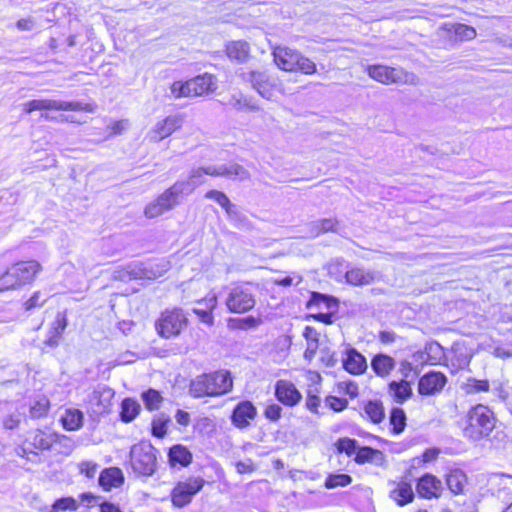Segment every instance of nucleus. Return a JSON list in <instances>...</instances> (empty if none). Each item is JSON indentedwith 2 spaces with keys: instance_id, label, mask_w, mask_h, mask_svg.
I'll return each instance as SVG.
<instances>
[{
  "instance_id": "obj_1",
  "label": "nucleus",
  "mask_w": 512,
  "mask_h": 512,
  "mask_svg": "<svg viewBox=\"0 0 512 512\" xmlns=\"http://www.w3.org/2000/svg\"><path fill=\"white\" fill-rule=\"evenodd\" d=\"M232 386L233 382L230 373L220 371L197 376L190 383L189 393L195 398L218 396L229 392Z\"/></svg>"
},
{
  "instance_id": "obj_2",
  "label": "nucleus",
  "mask_w": 512,
  "mask_h": 512,
  "mask_svg": "<svg viewBox=\"0 0 512 512\" xmlns=\"http://www.w3.org/2000/svg\"><path fill=\"white\" fill-rule=\"evenodd\" d=\"M41 270L42 266L36 260L14 263L0 276V292L32 283Z\"/></svg>"
},
{
  "instance_id": "obj_3",
  "label": "nucleus",
  "mask_w": 512,
  "mask_h": 512,
  "mask_svg": "<svg viewBox=\"0 0 512 512\" xmlns=\"http://www.w3.org/2000/svg\"><path fill=\"white\" fill-rule=\"evenodd\" d=\"M273 60L276 66L287 72H301L312 75L316 72V64L298 50L287 46H274L272 48Z\"/></svg>"
},
{
  "instance_id": "obj_4",
  "label": "nucleus",
  "mask_w": 512,
  "mask_h": 512,
  "mask_svg": "<svg viewBox=\"0 0 512 512\" xmlns=\"http://www.w3.org/2000/svg\"><path fill=\"white\" fill-rule=\"evenodd\" d=\"M495 427V417L489 407L478 404L467 414V424L463 429L464 436L470 440H481L492 432Z\"/></svg>"
},
{
  "instance_id": "obj_5",
  "label": "nucleus",
  "mask_w": 512,
  "mask_h": 512,
  "mask_svg": "<svg viewBox=\"0 0 512 512\" xmlns=\"http://www.w3.org/2000/svg\"><path fill=\"white\" fill-rule=\"evenodd\" d=\"M217 79L214 75L204 73L187 81H175L170 87L171 95L176 98L198 97L215 91Z\"/></svg>"
},
{
  "instance_id": "obj_6",
  "label": "nucleus",
  "mask_w": 512,
  "mask_h": 512,
  "mask_svg": "<svg viewBox=\"0 0 512 512\" xmlns=\"http://www.w3.org/2000/svg\"><path fill=\"white\" fill-rule=\"evenodd\" d=\"M366 71L370 78L385 85H416L419 82L418 77L413 72H408L401 67H390L380 64L368 65Z\"/></svg>"
},
{
  "instance_id": "obj_7",
  "label": "nucleus",
  "mask_w": 512,
  "mask_h": 512,
  "mask_svg": "<svg viewBox=\"0 0 512 512\" xmlns=\"http://www.w3.org/2000/svg\"><path fill=\"white\" fill-rule=\"evenodd\" d=\"M130 460L134 472L150 476L155 472L157 465L156 450L149 443H138L131 449Z\"/></svg>"
},
{
  "instance_id": "obj_8",
  "label": "nucleus",
  "mask_w": 512,
  "mask_h": 512,
  "mask_svg": "<svg viewBox=\"0 0 512 512\" xmlns=\"http://www.w3.org/2000/svg\"><path fill=\"white\" fill-rule=\"evenodd\" d=\"M183 186V184H173L171 187L166 189L154 201L150 202L145 207V216L150 219L156 218L165 212L172 210L179 203V198L184 196L182 194ZM186 190H189V188L186 187Z\"/></svg>"
},
{
  "instance_id": "obj_9",
  "label": "nucleus",
  "mask_w": 512,
  "mask_h": 512,
  "mask_svg": "<svg viewBox=\"0 0 512 512\" xmlns=\"http://www.w3.org/2000/svg\"><path fill=\"white\" fill-rule=\"evenodd\" d=\"M187 324L188 319L183 310L173 308L161 313L155 327L161 337L168 339L178 336Z\"/></svg>"
},
{
  "instance_id": "obj_10",
  "label": "nucleus",
  "mask_w": 512,
  "mask_h": 512,
  "mask_svg": "<svg viewBox=\"0 0 512 512\" xmlns=\"http://www.w3.org/2000/svg\"><path fill=\"white\" fill-rule=\"evenodd\" d=\"M25 113H32L37 110H56V111H86L94 112L93 104H83L76 101H61L55 99H34L23 104Z\"/></svg>"
},
{
  "instance_id": "obj_11",
  "label": "nucleus",
  "mask_w": 512,
  "mask_h": 512,
  "mask_svg": "<svg viewBox=\"0 0 512 512\" xmlns=\"http://www.w3.org/2000/svg\"><path fill=\"white\" fill-rule=\"evenodd\" d=\"M247 80L251 83L253 89L267 100H274L277 93H283V84L275 76L265 72L251 71Z\"/></svg>"
},
{
  "instance_id": "obj_12",
  "label": "nucleus",
  "mask_w": 512,
  "mask_h": 512,
  "mask_svg": "<svg viewBox=\"0 0 512 512\" xmlns=\"http://www.w3.org/2000/svg\"><path fill=\"white\" fill-rule=\"evenodd\" d=\"M225 304L231 313H245L254 308L256 304L255 295L249 287L238 285L231 288Z\"/></svg>"
},
{
  "instance_id": "obj_13",
  "label": "nucleus",
  "mask_w": 512,
  "mask_h": 512,
  "mask_svg": "<svg viewBox=\"0 0 512 512\" xmlns=\"http://www.w3.org/2000/svg\"><path fill=\"white\" fill-rule=\"evenodd\" d=\"M204 484L205 480L201 477H190L185 481L178 482L171 492L173 505L178 508L188 505Z\"/></svg>"
},
{
  "instance_id": "obj_14",
  "label": "nucleus",
  "mask_w": 512,
  "mask_h": 512,
  "mask_svg": "<svg viewBox=\"0 0 512 512\" xmlns=\"http://www.w3.org/2000/svg\"><path fill=\"white\" fill-rule=\"evenodd\" d=\"M183 119L178 115L168 116L158 121L147 133V139L150 142H160L169 137L173 132L180 129Z\"/></svg>"
},
{
  "instance_id": "obj_15",
  "label": "nucleus",
  "mask_w": 512,
  "mask_h": 512,
  "mask_svg": "<svg viewBox=\"0 0 512 512\" xmlns=\"http://www.w3.org/2000/svg\"><path fill=\"white\" fill-rule=\"evenodd\" d=\"M206 175L224 176L238 180H246L249 178L248 171L241 165L236 163L210 165L203 168Z\"/></svg>"
},
{
  "instance_id": "obj_16",
  "label": "nucleus",
  "mask_w": 512,
  "mask_h": 512,
  "mask_svg": "<svg viewBox=\"0 0 512 512\" xmlns=\"http://www.w3.org/2000/svg\"><path fill=\"white\" fill-rule=\"evenodd\" d=\"M447 383L441 372H428L419 379L418 392L421 395H433L440 392Z\"/></svg>"
},
{
  "instance_id": "obj_17",
  "label": "nucleus",
  "mask_w": 512,
  "mask_h": 512,
  "mask_svg": "<svg viewBox=\"0 0 512 512\" xmlns=\"http://www.w3.org/2000/svg\"><path fill=\"white\" fill-rule=\"evenodd\" d=\"M277 399L286 406L298 404L302 398L295 385L287 380H279L275 386Z\"/></svg>"
},
{
  "instance_id": "obj_18",
  "label": "nucleus",
  "mask_w": 512,
  "mask_h": 512,
  "mask_svg": "<svg viewBox=\"0 0 512 512\" xmlns=\"http://www.w3.org/2000/svg\"><path fill=\"white\" fill-rule=\"evenodd\" d=\"M218 303L217 296L214 293L208 294L204 299L197 301V306L193 312L198 316L201 322L211 326L214 323L213 310Z\"/></svg>"
},
{
  "instance_id": "obj_19",
  "label": "nucleus",
  "mask_w": 512,
  "mask_h": 512,
  "mask_svg": "<svg viewBox=\"0 0 512 512\" xmlns=\"http://www.w3.org/2000/svg\"><path fill=\"white\" fill-rule=\"evenodd\" d=\"M57 441L55 433L36 429L31 431L25 441V444L37 450H48Z\"/></svg>"
},
{
  "instance_id": "obj_20",
  "label": "nucleus",
  "mask_w": 512,
  "mask_h": 512,
  "mask_svg": "<svg viewBox=\"0 0 512 512\" xmlns=\"http://www.w3.org/2000/svg\"><path fill=\"white\" fill-rule=\"evenodd\" d=\"M256 416V408L250 401L240 402L232 414V423L238 428H245Z\"/></svg>"
},
{
  "instance_id": "obj_21",
  "label": "nucleus",
  "mask_w": 512,
  "mask_h": 512,
  "mask_svg": "<svg viewBox=\"0 0 512 512\" xmlns=\"http://www.w3.org/2000/svg\"><path fill=\"white\" fill-rule=\"evenodd\" d=\"M442 489V484L439 479L431 474H426L421 477L417 484L418 494L427 499L438 497Z\"/></svg>"
},
{
  "instance_id": "obj_22",
  "label": "nucleus",
  "mask_w": 512,
  "mask_h": 512,
  "mask_svg": "<svg viewBox=\"0 0 512 512\" xmlns=\"http://www.w3.org/2000/svg\"><path fill=\"white\" fill-rule=\"evenodd\" d=\"M205 198L217 202L226 212L230 220H240L241 213L238 211L236 205L231 203L227 195L218 190H210L205 194Z\"/></svg>"
},
{
  "instance_id": "obj_23",
  "label": "nucleus",
  "mask_w": 512,
  "mask_h": 512,
  "mask_svg": "<svg viewBox=\"0 0 512 512\" xmlns=\"http://www.w3.org/2000/svg\"><path fill=\"white\" fill-rule=\"evenodd\" d=\"M354 460L358 464L371 463L376 466H384L386 457L380 450L370 447H359Z\"/></svg>"
},
{
  "instance_id": "obj_24",
  "label": "nucleus",
  "mask_w": 512,
  "mask_h": 512,
  "mask_svg": "<svg viewBox=\"0 0 512 512\" xmlns=\"http://www.w3.org/2000/svg\"><path fill=\"white\" fill-rule=\"evenodd\" d=\"M347 283L354 286L369 285L375 280V273L361 267H352L345 273Z\"/></svg>"
},
{
  "instance_id": "obj_25",
  "label": "nucleus",
  "mask_w": 512,
  "mask_h": 512,
  "mask_svg": "<svg viewBox=\"0 0 512 512\" xmlns=\"http://www.w3.org/2000/svg\"><path fill=\"white\" fill-rule=\"evenodd\" d=\"M343 367L351 374H361L367 368L365 358L358 353L355 349H349L346 352V357L343 359Z\"/></svg>"
},
{
  "instance_id": "obj_26",
  "label": "nucleus",
  "mask_w": 512,
  "mask_h": 512,
  "mask_svg": "<svg viewBox=\"0 0 512 512\" xmlns=\"http://www.w3.org/2000/svg\"><path fill=\"white\" fill-rule=\"evenodd\" d=\"M124 481L123 473L119 468L104 469L99 476V484L104 490L119 487Z\"/></svg>"
},
{
  "instance_id": "obj_27",
  "label": "nucleus",
  "mask_w": 512,
  "mask_h": 512,
  "mask_svg": "<svg viewBox=\"0 0 512 512\" xmlns=\"http://www.w3.org/2000/svg\"><path fill=\"white\" fill-rule=\"evenodd\" d=\"M226 54L231 60L245 62L250 55V45L244 40H236L227 43Z\"/></svg>"
},
{
  "instance_id": "obj_28",
  "label": "nucleus",
  "mask_w": 512,
  "mask_h": 512,
  "mask_svg": "<svg viewBox=\"0 0 512 512\" xmlns=\"http://www.w3.org/2000/svg\"><path fill=\"white\" fill-rule=\"evenodd\" d=\"M390 497L399 506L411 503L414 499V492L411 484L405 481L396 483L395 487L390 491Z\"/></svg>"
},
{
  "instance_id": "obj_29",
  "label": "nucleus",
  "mask_w": 512,
  "mask_h": 512,
  "mask_svg": "<svg viewBox=\"0 0 512 512\" xmlns=\"http://www.w3.org/2000/svg\"><path fill=\"white\" fill-rule=\"evenodd\" d=\"M471 355L462 347H453L450 357L448 358L447 366L451 368L452 372L465 369L469 366Z\"/></svg>"
},
{
  "instance_id": "obj_30",
  "label": "nucleus",
  "mask_w": 512,
  "mask_h": 512,
  "mask_svg": "<svg viewBox=\"0 0 512 512\" xmlns=\"http://www.w3.org/2000/svg\"><path fill=\"white\" fill-rule=\"evenodd\" d=\"M83 413L76 408L66 409L61 417L63 427L68 431L79 430L83 425Z\"/></svg>"
},
{
  "instance_id": "obj_31",
  "label": "nucleus",
  "mask_w": 512,
  "mask_h": 512,
  "mask_svg": "<svg viewBox=\"0 0 512 512\" xmlns=\"http://www.w3.org/2000/svg\"><path fill=\"white\" fill-rule=\"evenodd\" d=\"M112 398L113 392L109 388L102 387L98 390H95L92 395V401L95 402L96 406L94 411L100 414L108 411Z\"/></svg>"
},
{
  "instance_id": "obj_32",
  "label": "nucleus",
  "mask_w": 512,
  "mask_h": 512,
  "mask_svg": "<svg viewBox=\"0 0 512 512\" xmlns=\"http://www.w3.org/2000/svg\"><path fill=\"white\" fill-rule=\"evenodd\" d=\"M303 336L307 341V348L304 352V357L305 359L311 361L318 349L319 333L315 328L306 326L303 332Z\"/></svg>"
},
{
  "instance_id": "obj_33",
  "label": "nucleus",
  "mask_w": 512,
  "mask_h": 512,
  "mask_svg": "<svg viewBox=\"0 0 512 512\" xmlns=\"http://www.w3.org/2000/svg\"><path fill=\"white\" fill-rule=\"evenodd\" d=\"M204 175H206V174H205L203 168H195V169L191 170L188 180L177 181L174 184H183L184 185L183 189L184 188L186 189V187H188L189 190H183L182 194L189 195L196 189V187H198L199 185L204 183V181H205Z\"/></svg>"
},
{
  "instance_id": "obj_34",
  "label": "nucleus",
  "mask_w": 512,
  "mask_h": 512,
  "mask_svg": "<svg viewBox=\"0 0 512 512\" xmlns=\"http://www.w3.org/2000/svg\"><path fill=\"white\" fill-rule=\"evenodd\" d=\"M169 270V263L163 261L159 264L149 265V267H145L144 269H140L139 271H132L134 277L139 278H147V279H156L161 277L166 271Z\"/></svg>"
},
{
  "instance_id": "obj_35",
  "label": "nucleus",
  "mask_w": 512,
  "mask_h": 512,
  "mask_svg": "<svg viewBox=\"0 0 512 512\" xmlns=\"http://www.w3.org/2000/svg\"><path fill=\"white\" fill-rule=\"evenodd\" d=\"M389 391L398 403L405 402L412 395L410 383L406 380L391 382L389 384Z\"/></svg>"
},
{
  "instance_id": "obj_36",
  "label": "nucleus",
  "mask_w": 512,
  "mask_h": 512,
  "mask_svg": "<svg viewBox=\"0 0 512 512\" xmlns=\"http://www.w3.org/2000/svg\"><path fill=\"white\" fill-rule=\"evenodd\" d=\"M228 105L237 111L259 110V106L252 100V98L246 97L242 93L232 95L228 101Z\"/></svg>"
},
{
  "instance_id": "obj_37",
  "label": "nucleus",
  "mask_w": 512,
  "mask_h": 512,
  "mask_svg": "<svg viewBox=\"0 0 512 512\" xmlns=\"http://www.w3.org/2000/svg\"><path fill=\"white\" fill-rule=\"evenodd\" d=\"M371 365L378 376L384 377L394 368L395 361L390 356L380 354L373 358Z\"/></svg>"
},
{
  "instance_id": "obj_38",
  "label": "nucleus",
  "mask_w": 512,
  "mask_h": 512,
  "mask_svg": "<svg viewBox=\"0 0 512 512\" xmlns=\"http://www.w3.org/2000/svg\"><path fill=\"white\" fill-rule=\"evenodd\" d=\"M140 410L141 406L136 400L132 398L124 399L121 403V420L126 423L133 421Z\"/></svg>"
},
{
  "instance_id": "obj_39",
  "label": "nucleus",
  "mask_w": 512,
  "mask_h": 512,
  "mask_svg": "<svg viewBox=\"0 0 512 512\" xmlns=\"http://www.w3.org/2000/svg\"><path fill=\"white\" fill-rule=\"evenodd\" d=\"M338 221L336 219L328 218L313 221L309 224V231L312 237H317L322 233L335 231Z\"/></svg>"
},
{
  "instance_id": "obj_40",
  "label": "nucleus",
  "mask_w": 512,
  "mask_h": 512,
  "mask_svg": "<svg viewBox=\"0 0 512 512\" xmlns=\"http://www.w3.org/2000/svg\"><path fill=\"white\" fill-rule=\"evenodd\" d=\"M448 31L453 33L458 41H470L477 35L475 28L462 23L452 24Z\"/></svg>"
},
{
  "instance_id": "obj_41",
  "label": "nucleus",
  "mask_w": 512,
  "mask_h": 512,
  "mask_svg": "<svg viewBox=\"0 0 512 512\" xmlns=\"http://www.w3.org/2000/svg\"><path fill=\"white\" fill-rule=\"evenodd\" d=\"M169 458L173 464L178 463L182 466H187L192 460V455L187 448L176 445L170 449Z\"/></svg>"
},
{
  "instance_id": "obj_42",
  "label": "nucleus",
  "mask_w": 512,
  "mask_h": 512,
  "mask_svg": "<svg viewBox=\"0 0 512 512\" xmlns=\"http://www.w3.org/2000/svg\"><path fill=\"white\" fill-rule=\"evenodd\" d=\"M465 481H466V476L460 470L451 471L447 475V479H446L448 488L454 494H459L463 491Z\"/></svg>"
},
{
  "instance_id": "obj_43",
  "label": "nucleus",
  "mask_w": 512,
  "mask_h": 512,
  "mask_svg": "<svg viewBox=\"0 0 512 512\" xmlns=\"http://www.w3.org/2000/svg\"><path fill=\"white\" fill-rule=\"evenodd\" d=\"M260 324L261 319L255 318L253 316H248L245 318H230L228 320V327L231 329L247 330L251 328H256Z\"/></svg>"
},
{
  "instance_id": "obj_44",
  "label": "nucleus",
  "mask_w": 512,
  "mask_h": 512,
  "mask_svg": "<svg viewBox=\"0 0 512 512\" xmlns=\"http://www.w3.org/2000/svg\"><path fill=\"white\" fill-rule=\"evenodd\" d=\"M66 326H67L66 318L63 315L58 314L55 321L53 322V327H52V331H51L52 335L48 338L46 343L49 346L57 345L58 340L61 337L62 333L64 332Z\"/></svg>"
},
{
  "instance_id": "obj_45",
  "label": "nucleus",
  "mask_w": 512,
  "mask_h": 512,
  "mask_svg": "<svg viewBox=\"0 0 512 512\" xmlns=\"http://www.w3.org/2000/svg\"><path fill=\"white\" fill-rule=\"evenodd\" d=\"M141 398L145 407L150 411L157 410L163 401L162 395L155 389H148L143 392Z\"/></svg>"
},
{
  "instance_id": "obj_46",
  "label": "nucleus",
  "mask_w": 512,
  "mask_h": 512,
  "mask_svg": "<svg viewBox=\"0 0 512 512\" xmlns=\"http://www.w3.org/2000/svg\"><path fill=\"white\" fill-rule=\"evenodd\" d=\"M461 388L467 394L487 392L489 390V382L487 380L468 378L467 381L462 384Z\"/></svg>"
},
{
  "instance_id": "obj_47",
  "label": "nucleus",
  "mask_w": 512,
  "mask_h": 512,
  "mask_svg": "<svg viewBox=\"0 0 512 512\" xmlns=\"http://www.w3.org/2000/svg\"><path fill=\"white\" fill-rule=\"evenodd\" d=\"M365 414L374 422L379 423L384 418V408L378 401H370L364 407Z\"/></svg>"
},
{
  "instance_id": "obj_48",
  "label": "nucleus",
  "mask_w": 512,
  "mask_h": 512,
  "mask_svg": "<svg viewBox=\"0 0 512 512\" xmlns=\"http://www.w3.org/2000/svg\"><path fill=\"white\" fill-rule=\"evenodd\" d=\"M390 423L393 427V432L396 434L401 433L406 425V415L401 408H394L391 411Z\"/></svg>"
},
{
  "instance_id": "obj_49",
  "label": "nucleus",
  "mask_w": 512,
  "mask_h": 512,
  "mask_svg": "<svg viewBox=\"0 0 512 512\" xmlns=\"http://www.w3.org/2000/svg\"><path fill=\"white\" fill-rule=\"evenodd\" d=\"M351 482L352 478L347 474H331L325 480V487L327 489L345 487L349 485Z\"/></svg>"
},
{
  "instance_id": "obj_50",
  "label": "nucleus",
  "mask_w": 512,
  "mask_h": 512,
  "mask_svg": "<svg viewBox=\"0 0 512 512\" xmlns=\"http://www.w3.org/2000/svg\"><path fill=\"white\" fill-rule=\"evenodd\" d=\"M78 508L77 501L72 497H64L56 500L50 512L75 511Z\"/></svg>"
},
{
  "instance_id": "obj_51",
  "label": "nucleus",
  "mask_w": 512,
  "mask_h": 512,
  "mask_svg": "<svg viewBox=\"0 0 512 512\" xmlns=\"http://www.w3.org/2000/svg\"><path fill=\"white\" fill-rule=\"evenodd\" d=\"M170 422V418L165 415H159L152 421V434L155 437L162 438L167 433V427Z\"/></svg>"
},
{
  "instance_id": "obj_52",
  "label": "nucleus",
  "mask_w": 512,
  "mask_h": 512,
  "mask_svg": "<svg viewBox=\"0 0 512 512\" xmlns=\"http://www.w3.org/2000/svg\"><path fill=\"white\" fill-rule=\"evenodd\" d=\"M335 445L339 453H345L347 456H356L359 449L357 441L350 438H340Z\"/></svg>"
},
{
  "instance_id": "obj_53",
  "label": "nucleus",
  "mask_w": 512,
  "mask_h": 512,
  "mask_svg": "<svg viewBox=\"0 0 512 512\" xmlns=\"http://www.w3.org/2000/svg\"><path fill=\"white\" fill-rule=\"evenodd\" d=\"M49 410V400L46 397H40L30 408V415L33 418H41L47 414Z\"/></svg>"
},
{
  "instance_id": "obj_54",
  "label": "nucleus",
  "mask_w": 512,
  "mask_h": 512,
  "mask_svg": "<svg viewBox=\"0 0 512 512\" xmlns=\"http://www.w3.org/2000/svg\"><path fill=\"white\" fill-rule=\"evenodd\" d=\"M80 474L85 475L87 478L92 479L95 477L99 465L91 460L82 461L78 464Z\"/></svg>"
},
{
  "instance_id": "obj_55",
  "label": "nucleus",
  "mask_w": 512,
  "mask_h": 512,
  "mask_svg": "<svg viewBox=\"0 0 512 512\" xmlns=\"http://www.w3.org/2000/svg\"><path fill=\"white\" fill-rule=\"evenodd\" d=\"M326 403L332 410H334L336 412H340V411L344 410L348 405V401L346 399L337 398V397H333V396L327 397Z\"/></svg>"
},
{
  "instance_id": "obj_56",
  "label": "nucleus",
  "mask_w": 512,
  "mask_h": 512,
  "mask_svg": "<svg viewBox=\"0 0 512 512\" xmlns=\"http://www.w3.org/2000/svg\"><path fill=\"white\" fill-rule=\"evenodd\" d=\"M282 408L278 404H270L265 409V416L271 421H277L281 417Z\"/></svg>"
},
{
  "instance_id": "obj_57",
  "label": "nucleus",
  "mask_w": 512,
  "mask_h": 512,
  "mask_svg": "<svg viewBox=\"0 0 512 512\" xmlns=\"http://www.w3.org/2000/svg\"><path fill=\"white\" fill-rule=\"evenodd\" d=\"M45 299H41V293L36 291L33 295L25 302V309L31 310L37 306H41L45 303Z\"/></svg>"
},
{
  "instance_id": "obj_58",
  "label": "nucleus",
  "mask_w": 512,
  "mask_h": 512,
  "mask_svg": "<svg viewBox=\"0 0 512 512\" xmlns=\"http://www.w3.org/2000/svg\"><path fill=\"white\" fill-rule=\"evenodd\" d=\"M301 281H302V277L300 275H296L295 274L294 276H286V277H283V278L275 279L274 283L276 285L288 287V286H291L293 284L297 285Z\"/></svg>"
},
{
  "instance_id": "obj_59",
  "label": "nucleus",
  "mask_w": 512,
  "mask_h": 512,
  "mask_svg": "<svg viewBox=\"0 0 512 512\" xmlns=\"http://www.w3.org/2000/svg\"><path fill=\"white\" fill-rule=\"evenodd\" d=\"M16 27L20 31H31L36 27V22L34 18H22L16 22Z\"/></svg>"
},
{
  "instance_id": "obj_60",
  "label": "nucleus",
  "mask_w": 512,
  "mask_h": 512,
  "mask_svg": "<svg viewBox=\"0 0 512 512\" xmlns=\"http://www.w3.org/2000/svg\"><path fill=\"white\" fill-rule=\"evenodd\" d=\"M320 402H321L320 397H318L317 395H313V394L309 393L308 396H307V399H306V407L310 411L316 413L317 412V408L320 405Z\"/></svg>"
},
{
  "instance_id": "obj_61",
  "label": "nucleus",
  "mask_w": 512,
  "mask_h": 512,
  "mask_svg": "<svg viewBox=\"0 0 512 512\" xmlns=\"http://www.w3.org/2000/svg\"><path fill=\"white\" fill-rule=\"evenodd\" d=\"M322 356L321 361L327 366V367H333L337 359L335 358V354L333 352H330L329 350H322Z\"/></svg>"
},
{
  "instance_id": "obj_62",
  "label": "nucleus",
  "mask_w": 512,
  "mask_h": 512,
  "mask_svg": "<svg viewBox=\"0 0 512 512\" xmlns=\"http://www.w3.org/2000/svg\"><path fill=\"white\" fill-rule=\"evenodd\" d=\"M128 126L127 120H119L113 122L109 128L111 129L112 134L118 135L121 134Z\"/></svg>"
},
{
  "instance_id": "obj_63",
  "label": "nucleus",
  "mask_w": 512,
  "mask_h": 512,
  "mask_svg": "<svg viewBox=\"0 0 512 512\" xmlns=\"http://www.w3.org/2000/svg\"><path fill=\"white\" fill-rule=\"evenodd\" d=\"M20 423V414H12L6 417L4 420V426L7 429H14Z\"/></svg>"
},
{
  "instance_id": "obj_64",
  "label": "nucleus",
  "mask_w": 512,
  "mask_h": 512,
  "mask_svg": "<svg viewBox=\"0 0 512 512\" xmlns=\"http://www.w3.org/2000/svg\"><path fill=\"white\" fill-rule=\"evenodd\" d=\"M175 419L178 424H180L182 426H187L190 422V415L186 411L179 409V410H177V412L175 414Z\"/></svg>"
}]
</instances>
